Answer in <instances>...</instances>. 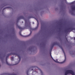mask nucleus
<instances>
[{"label": "nucleus", "mask_w": 75, "mask_h": 75, "mask_svg": "<svg viewBox=\"0 0 75 75\" xmlns=\"http://www.w3.org/2000/svg\"><path fill=\"white\" fill-rule=\"evenodd\" d=\"M71 74L72 75H74V72L72 70H67L66 71L65 73V75H67V74Z\"/></svg>", "instance_id": "nucleus-1"}, {"label": "nucleus", "mask_w": 75, "mask_h": 75, "mask_svg": "<svg viewBox=\"0 0 75 75\" xmlns=\"http://www.w3.org/2000/svg\"><path fill=\"white\" fill-rule=\"evenodd\" d=\"M54 61H55V62H57V63H60V64H63V63H64V62L65 61V60L64 61H63V62H61L60 63L59 62H58V61H57V60L56 61L55 60H54Z\"/></svg>", "instance_id": "nucleus-2"}, {"label": "nucleus", "mask_w": 75, "mask_h": 75, "mask_svg": "<svg viewBox=\"0 0 75 75\" xmlns=\"http://www.w3.org/2000/svg\"><path fill=\"white\" fill-rule=\"evenodd\" d=\"M6 64H7V65H9V64L8 63V62H6Z\"/></svg>", "instance_id": "nucleus-3"}, {"label": "nucleus", "mask_w": 75, "mask_h": 75, "mask_svg": "<svg viewBox=\"0 0 75 75\" xmlns=\"http://www.w3.org/2000/svg\"><path fill=\"white\" fill-rule=\"evenodd\" d=\"M11 58H12L13 59V58L12 57Z\"/></svg>", "instance_id": "nucleus-4"}]
</instances>
